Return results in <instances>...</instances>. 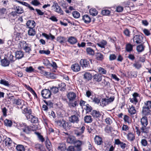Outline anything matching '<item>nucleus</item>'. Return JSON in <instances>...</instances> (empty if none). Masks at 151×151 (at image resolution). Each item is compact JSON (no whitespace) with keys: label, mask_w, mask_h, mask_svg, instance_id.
<instances>
[{"label":"nucleus","mask_w":151,"mask_h":151,"mask_svg":"<svg viewBox=\"0 0 151 151\" xmlns=\"http://www.w3.org/2000/svg\"><path fill=\"white\" fill-rule=\"evenodd\" d=\"M98 70L99 72L101 74H105L106 73V70L102 67H99L98 68Z\"/></svg>","instance_id":"obj_48"},{"label":"nucleus","mask_w":151,"mask_h":151,"mask_svg":"<svg viewBox=\"0 0 151 151\" xmlns=\"http://www.w3.org/2000/svg\"><path fill=\"white\" fill-rule=\"evenodd\" d=\"M102 76L100 74H96L93 76V81L95 83L99 82L102 80Z\"/></svg>","instance_id":"obj_13"},{"label":"nucleus","mask_w":151,"mask_h":151,"mask_svg":"<svg viewBox=\"0 0 151 151\" xmlns=\"http://www.w3.org/2000/svg\"><path fill=\"white\" fill-rule=\"evenodd\" d=\"M109 103L108 100L107 99H102L100 102V105L102 106H106Z\"/></svg>","instance_id":"obj_35"},{"label":"nucleus","mask_w":151,"mask_h":151,"mask_svg":"<svg viewBox=\"0 0 151 151\" xmlns=\"http://www.w3.org/2000/svg\"><path fill=\"white\" fill-rule=\"evenodd\" d=\"M39 52L41 54H45L48 55L50 53V52L48 50H40L39 51Z\"/></svg>","instance_id":"obj_56"},{"label":"nucleus","mask_w":151,"mask_h":151,"mask_svg":"<svg viewBox=\"0 0 151 151\" xmlns=\"http://www.w3.org/2000/svg\"><path fill=\"white\" fill-rule=\"evenodd\" d=\"M83 76L85 79L86 80L89 81L91 79L92 76L91 73L87 72L84 74Z\"/></svg>","instance_id":"obj_33"},{"label":"nucleus","mask_w":151,"mask_h":151,"mask_svg":"<svg viewBox=\"0 0 151 151\" xmlns=\"http://www.w3.org/2000/svg\"><path fill=\"white\" fill-rule=\"evenodd\" d=\"M85 122L87 123H90L92 121V119L91 116L87 115L84 118Z\"/></svg>","instance_id":"obj_36"},{"label":"nucleus","mask_w":151,"mask_h":151,"mask_svg":"<svg viewBox=\"0 0 151 151\" xmlns=\"http://www.w3.org/2000/svg\"><path fill=\"white\" fill-rule=\"evenodd\" d=\"M95 143L98 145H100L102 142V139L101 137L98 136H96L94 138Z\"/></svg>","instance_id":"obj_32"},{"label":"nucleus","mask_w":151,"mask_h":151,"mask_svg":"<svg viewBox=\"0 0 151 151\" xmlns=\"http://www.w3.org/2000/svg\"><path fill=\"white\" fill-rule=\"evenodd\" d=\"M3 142L5 143L6 146H10L11 144L12 141L11 139L9 138H6L4 140Z\"/></svg>","instance_id":"obj_45"},{"label":"nucleus","mask_w":151,"mask_h":151,"mask_svg":"<svg viewBox=\"0 0 151 151\" xmlns=\"http://www.w3.org/2000/svg\"><path fill=\"white\" fill-rule=\"evenodd\" d=\"M14 103L20 106L19 107L21 109H22L24 107H25L26 104V103L24 101L20 99H14Z\"/></svg>","instance_id":"obj_7"},{"label":"nucleus","mask_w":151,"mask_h":151,"mask_svg":"<svg viewBox=\"0 0 151 151\" xmlns=\"http://www.w3.org/2000/svg\"><path fill=\"white\" fill-rule=\"evenodd\" d=\"M71 70L74 72H78L81 69V67L78 63L73 64L71 67Z\"/></svg>","instance_id":"obj_15"},{"label":"nucleus","mask_w":151,"mask_h":151,"mask_svg":"<svg viewBox=\"0 0 151 151\" xmlns=\"http://www.w3.org/2000/svg\"><path fill=\"white\" fill-rule=\"evenodd\" d=\"M105 122L106 123L108 124H111L112 122V118L109 117L105 119Z\"/></svg>","instance_id":"obj_61"},{"label":"nucleus","mask_w":151,"mask_h":151,"mask_svg":"<svg viewBox=\"0 0 151 151\" xmlns=\"http://www.w3.org/2000/svg\"><path fill=\"white\" fill-rule=\"evenodd\" d=\"M34 70L32 67L30 66L28 67H27L25 69V71L31 73Z\"/></svg>","instance_id":"obj_64"},{"label":"nucleus","mask_w":151,"mask_h":151,"mask_svg":"<svg viewBox=\"0 0 151 151\" xmlns=\"http://www.w3.org/2000/svg\"><path fill=\"white\" fill-rule=\"evenodd\" d=\"M23 107L24 108L22 111V113L24 114H26L27 115V116H29L31 114L32 111L31 109H28L26 106L25 107Z\"/></svg>","instance_id":"obj_30"},{"label":"nucleus","mask_w":151,"mask_h":151,"mask_svg":"<svg viewBox=\"0 0 151 151\" xmlns=\"http://www.w3.org/2000/svg\"><path fill=\"white\" fill-rule=\"evenodd\" d=\"M108 78L107 77H105L104 78L101 82V85L104 87L108 86L109 85L110 83L108 81Z\"/></svg>","instance_id":"obj_26"},{"label":"nucleus","mask_w":151,"mask_h":151,"mask_svg":"<svg viewBox=\"0 0 151 151\" xmlns=\"http://www.w3.org/2000/svg\"><path fill=\"white\" fill-rule=\"evenodd\" d=\"M133 45L130 43L126 45V49L127 52H130L132 50Z\"/></svg>","instance_id":"obj_47"},{"label":"nucleus","mask_w":151,"mask_h":151,"mask_svg":"<svg viewBox=\"0 0 151 151\" xmlns=\"http://www.w3.org/2000/svg\"><path fill=\"white\" fill-rule=\"evenodd\" d=\"M115 144L116 145H119L120 147L123 149L125 148L126 144L125 143L122 142L119 139H116L115 140Z\"/></svg>","instance_id":"obj_23"},{"label":"nucleus","mask_w":151,"mask_h":151,"mask_svg":"<svg viewBox=\"0 0 151 151\" xmlns=\"http://www.w3.org/2000/svg\"><path fill=\"white\" fill-rule=\"evenodd\" d=\"M47 78H50L52 79H54L56 78V75L54 74L49 72Z\"/></svg>","instance_id":"obj_52"},{"label":"nucleus","mask_w":151,"mask_h":151,"mask_svg":"<svg viewBox=\"0 0 151 151\" xmlns=\"http://www.w3.org/2000/svg\"><path fill=\"white\" fill-rule=\"evenodd\" d=\"M45 144L47 148H50L51 146V144L49 139L47 138L45 141Z\"/></svg>","instance_id":"obj_59"},{"label":"nucleus","mask_w":151,"mask_h":151,"mask_svg":"<svg viewBox=\"0 0 151 151\" xmlns=\"http://www.w3.org/2000/svg\"><path fill=\"white\" fill-rule=\"evenodd\" d=\"M106 42L105 40H102L100 42L97 43V45L99 47L102 48H104L106 44Z\"/></svg>","instance_id":"obj_46"},{"label":"nucleus","mask_w":151,"mask_h":151,"mask_svg":"<svg viewBox=\"0 0 151 151\" xmlns=\"http://www.w3.org/2000/svg\"><path fill=\"white\" fill-rule=\"evenodd\" d=\"M85 129V127L84 126H82L80 129H78V130H76L74 131V134L76 135V136L79 137L78 138L80 139H82L83 135L82 134L84 132Z\"/></svg>","instance_id":"obj_5"},{"label":"nucleus","mask_w":151,"mask_h":151,"mask_svg":"<svg viewBox=\"0 0 151 151\" xmlns=\"http://www.w3.org/2000/svg\"><path fill=\"white\" fill-rule=\"evenodd\" d=\"M32 5L35 6H37L40 4V2L38 0H33L31 2Z\"/></svg>","instance_id":"obj_51"},{"label":"nucleus","mask_w":151,"mask_h":151,"mask_svg":"<svg viewBox=\"0 0 151 151\" xmlns=\"http://www.w3.org/2000/svg\"><path fill=\"white\" fill-rule=\"evenodd\" d=\"M27 119H29L32 123H36L38 122V119L37 118L32 115L31 114L29 115V116H27Z\"/></svg>","instance_id":"obj_17"},{"label":"nucleus","mask_w":151,"mask_h":151,"mask_svg":"<svg viewBox=\"0 0 151 151\" xmlns=\"http://www.w3.org/2000/svg\"><path fill=\"white\" fill-rule=\"evenodd\" d=\"M95 59L98 60L102 61L104 59V55L101 53L98 52L95 54Z\"/></svg>","instance_id":"obj_18"},{"label":"nucleus","mask_w":151,"mask_h":151,"mask_svg":"<svg viewBox=\"0 0 151 151\" xmlns=\"http://www.w3.org/2000/svg\"><path fill=\"white\" fill-rule=\"evenodd\" d=\"M1 65L4 66H8L10 63L9 61L5 58L1 60Z\"/></svg>","instance_id":"obj_28"},{"label":"nucleus","mask_w":151,"mask_h":151,"mask_svg":"<svg viewBox=\"0 0 151 151\" xmlns=\"http://www.w3.org/2000/svg\"><path fill=\"white\" fill-rule=\"evenodd\" d=\"M128 111L131 115L135 114L136 113V110L135 107L132 105L131 106H129V108L128 109Z\"/></svg>","instance_id":"obj_29"},{"label":"nucleus","mask_w":151,"mask_h":151,"mask_svg":"<svg viewBox=\"0 0 151 151\" xmlns=\"http://www.w3.org/2000/svg\"><path fill=\"white\" fill-rule=\"evenodd\" d=\"M18 47L20 48H23L27 52L29 53L31 51V48L30 45L27 44L26 42L22 41L20 42Z\"/></svg>","instance_id":"obj_2"},{"label":"nucleus","mask_w":151,"mask_h":151,"mask_svg":"<svg viewBox=\"0 0 151 151\" xmlns=\"http://www.w3.org/2000/svg\"><path fill=\"white\" fill-rule=\"evenodd\" d=\"M116 56L114 54H110L109 56V59L110 60H112L116 59Z\"/></svg>","instance_id":"obj_63"},{"label":"nucleus","mask_w":151,"mask_h":151,"mask_svg":"<svg viewBox=\"0 0 151 151\" xmlns=\"http://www.w3.org/2000/svg\"><path fill=\"white\" fill-rule=\"evenodd\" d=\"M133 98L130 99V101L134 104H136L138 102L137 97H139V94L137 93H134L133 94Z\"/></svg>","instance_id":"obj_14"},{"label":"nucleus","mask_w":151,"mask_h":151,"mask_svg":"<svg viewBox=\"0 0 151 151\" xmlns=\"http://www.w3.org/2000/svg\"><path fill=\"white\" fill-rule=\"evenodd\" d=\"M140 122L142 125L140 128L141 132L145 133H149L150 128L147 127L148 124L147 117H142L141 119Z\"/></svg>","instance_id":"obj_1"},{"label":"nucleus","mask_w":151,"mask_h":151,"mask_svg":"<svg viewBox=\"0 0 151 151\" xmlns=\"http://www.w3.org/2000/svg\"><path fill=\"white\" fill-rule=\"evenodd\" d=\"M17 2L19 3L22 4L27 7L31 10H34V9L32 6H31L28 3L24 1H17Z\"/></svg>","instance_id":"obj_27"},{"label":"nucleus","mask_w":151,"mask_h":151,"mask_svg":"<svg viewBox=\"0 0 151 151\" xmlns=\"http://www.w3.org/2000/svg\"><path fill=\"white\" fill-rule=\"evenodd\" d=\"M5 125L7 126L11 127L12 124V122L11 120L6 119L4 121Z\"/></svg>","instance_id":"obj_49"},{"label":"nucleus","mask_w":151,"mask_h":151,"mask_svg":"<svg viewBox=\"0 0 151 151\" xmlns=\"http://www.w3.org/2000/svg\"><path fill=\"white\" fill-rule=\"evenodd\" d=\"M68 41L70 44H74L77 42V39L74 37H70L68 38Z\"/></svg>","instance_id":"obj_25"},{"label":"nucleus","mask_w":151,"mask_h":151,"mask_svg":"<svg viewBox=\"0 0 151 151\" xmlns=\"http://www.w3.org/2000/svg\"><path fill=\"white\" fill-rule=\"evenodd\" d=\"M127 137L128 140L130 141H133L135 139V136L132 132H129L127 135Z\"/></svg>","instance_id":"obj_31"},{"label":"nucleus","mask_w":151,"mask_h":151,"mask_svg":"<svg viewBox=\"0 0 151 151\" xmlns=\"http://www.w3.org/2000/svg\"><path fill=\"white\" fill-rule=\"evenodd\" d=\"M144 106L150 109H151V101H147L146 102H145Z\"/></svg>","instance_id":"obj_53"},{"label":"nucleus","mask_w":151,"mask_h":151,"mask_svg":"<svg viewBox=\"0 0 151 151\" xmlns=\"http://www.w3.org/2000/svg\"><path fill=\"white\" fill-rule=\"evenodd\" d=\"M82 20L86 24H88L91 22V18L87 14L84 15L82 18Z\"/></svg>","instance_id":"obj_21"},{"label":"nucleus","mask_w":151,"mask_h":151,"mask_svg":"<svg viewBox=\"0 0 151 151\" xmlns=\"http://www.w3.org/2000/svg\"><path fill=\"white\" fill-rule=\"evenodd\" d=\"M58 149L61 151H64L66 149V147L64 145H61L58 147Z\"/></svg>","instance_id":"obj_62"},{"label":"nucleus","mask_w":151,"mask_h":151,"mask_svg":"<svg viewBox=\"0 0 151 151\" xmlns=\"http://www.w3.org/2000/svg\"><path fill=\"white\" fill-rule=\"evenodd\" d=\"M143 38L142 36L140 35H136L133 37V41L134 42L137 44H140L143 42Z\"/></svg>","instance_id":"obj_11"},{"label":"nucleus","mask_w":151,"mask_h":151,"mask_svg":"<svg viewBox=\"0 0 151 151\" xmlns=\"http://www.w3.org/2000/svg\"><path fill=\"white\" fill-rule=\"evenodd\" d=\"M43 68V67H39L38 68V69L40 70V72L42 74H43L45 76H46V77H47L48 74L49 73L48 72H47L45 70H42V68Z\"/></svg>","instance_id":"obj_40"},{"label":"nucleus","mask_w":151,"mask_h":151,"mask_svg":"<svg viewBox=\"0 0 151 151\" xmlns=\"http://www.w3.org/2000/svg\"><path fill=\"white\" fill-rule=\"evenodd\" d=\"M72 15L73 17L75 18H78L80 17V14L78 12L74 11L72 13Z\"/></svg>","instance_id":"obj_50"},{"label":"nucleus","mask_w":151,"mask_h":151,"mask_svg":"<svg viewBox=\"0 0 151 151\" xmlns=\"http://www.w3.org/2000/svg\"><path fill=\"white\" fill-rule=\"evenodd\" d=\"M41 95L44 98L48 99L50 97L51 93V91L49 90L45 89L42 91Z\"/></svg>","instance_id":"obj_8"},{"label":"nucleus","mask_w":151,"mask_h":151,"mask_svg":"<svg viewBox=\"0 0 151 151\" xmlns=\"http://www.w3.org/2000/svg\"><path fill=\"white\" fill-rule=\"evenodd\" d=\"M43 63L47 66H50V63L49 60L47 59H44L43 60Z\"/></svg>","instance_id":"obj_60"},{"label":"nucleus","mask_w":151,"mask_h":151,"mask_svg":"<svg viewBox=\"0 0 151 151\" xmlns=\"http://www.w3.org/2000/svg\"><path fill=\"white\" fill-rule=\"evenodd\" d=\"M33 28H29L28 31V33L29 35L31 36H34L36 34V32L35 29Z\"/></svg>","instance_id":"obj_41"},{"label":"nucleus","mask_w":151,"mask_h":151,"mask_svg":"<svg viewBox=\"0 0 151 151\" xmlns=\"http://www.w3.org/2000/svg\"><path fill=\"white\" fill-rule=\"evenodd\" d=\"M67 96L70 102L74 101L76 97V94L73 92H69Z\"/></svg>","instance_id":"obj_12"},{"label":"nucleus","mask_w":151,"mask_h":151,"mask_svg":"<svg viewBox=\"0 0 151 151\" xmlns=\"http://www.w3.org/2000/svg\"><path fill=\"white\" fill-rule=\"evenodd\" d=\"M86 51L87 54L89 55H93L95 54L93 50L91 47L87 48L86 49Z\"/></svg>","instance_id":"obj_39"},{"label":"nucleus","mask_w":151,"mask_h":151,"mask_svg":"<svg viewBox=\"0 0 151 151\" xmlns=\"http://www.w3.org/2000/svg\"><path fill=\"white\" fill-rule=\"evenodd\" d=\"M91 114L93 117L95 118H99L100 117L101 114L99 111L96 110H93L91 113Z\"/></svg>","instance_id":"obj_22"},{"label":"nucleus","mask_w":151,"mask_h":151,"mask_svg":"<svg viewBox=\"0 0 151 151\" xmlns=\"http://www.w3.org/2000/svg\"><path fill=\"white\" fill-rule=\"evenodd\" d=\"M144 48L143 45L141 44L137 46L136 49L138 52H141L144 50Z\"/></svg>","instance_id":"obj_44"},{"label":"nucleus","mask_w":151,"mask_h":151,"mask_svg":"<svg viewBox=\"0 0 151 151\" xmlns=\"http://www.w3.org/2000/svg\"><path fill=\"white\" fill-rule=\"evenodd\" d=\"M70 127V123L66 122L65 121V124H64V127L63 128L66 130H67L69 129Z\"/></svg>","instance_id":"obj_54"},{"label":"nucleus","mask_w":151,"mask_h":151,"mask_svg":"<svg viewBox=\"0 0 151 151\" xmlns=\"http://www.w3.org/2000/svg\"><path fill=\"white\" fill-rule=\"evenodd\" d=\"M142 114L145 115H148L151 114V110L150 109L144 106L142 110Z\"/></svg>","instance_id":"obj_16"},{"label":"nucleus","mask_w":151,"mask_h":151,"mask_svg":"<svg viewBox=\"0 0 151 151\" xmlns=\"http://www.w3.org/2000/svg\"><path fill=\"white\" fill-rule=\"evenodd\" d=\"M133 66L136 69H139L141 67L142 65L139 61H135L134 63L133 64Z\"/></svg>","instance_id":"obj_42"},{"label":"nucleus","mask_w":151,"mask_h":151,"mask_svg":"<svg viewBox=\"0 0 151 151\" xmlns=\"http://www.w3.org/2000/svg\"><path fill=\"white\" fill-rule=\"evenodd\" d=\"M80 64L83 68L90 67V61L86 59H81L80 61Z\"/></svg>","instance_id":"obj_9"},{"label":"nucleus","mask_w":151,"mask_h":151,"mask_svg":"<svg viewBox=\"0 0 151 151\" xmlns=\"http://www.w3.org/2000/svg\"><path fill=\"white\" fill-rule=\"evenodd\" d=\"M52 7L55 9L54 11L55 12L59 13L60 14H63V12L57 3L55 2H54Z\"/></svg>","instance_id":"obj_6"},{"label":"nucleus","mask_w":151,"mask_h":151,"mask_svg":"<svg viewBox=\"0 0 151 151\" xmlns=\"http://www.w3.org/2000/svg\"><path fill=\"white\" fill-rule=\"evenodd\" d=\"M14 9L16 10L17 14H22L24 12V10L22 7L19 6H16L14 7Z\"/></svg>","instance_id":"obj_34"},{"label":"nucleus","mask_w":151,"mask_h":151,"mask_svg":"<svg viewBox=\"0 0 151 151\" xmlns=\"http://www.w3.org/2000/svg\"><path fill=\"white\" fill-rule=\"evenodd\" d=\"M65 122V121L63 118H60V119H55V122L57 126L63 127H64Z\"/></svg>","instance_id":"obj_10"},{"label":"nucleus","mask_w":151,"mask_h":151,"mask_svg":"<svg viewBox=\"0 0 151 151\" xmlns=\"http://www.w3.org/2000/svg\"><path fill=\"white\" fill-rule=\"evenodd\" d=\"M35 148L39 151H41L42 149V146L40 144H37L35 145Z\"/></svg>","instance_id":"obj_58"},{"label":"nucleus","mask_w":151,"mask_h":151,"mask_svg":"<svg viewBox=\"0 0 151 151\" xmlns=\"http://www.w3.org/2000/svg\"><path fill=\"white\" fill-rule=\"evenodd\" d=\"M73 114L69 117V121L72 123H78L79 121V116L74 111H72Z\"/></svg>","instance_id":"obj_3"},{"label":"nucleus","mask_w":151,"mask_h":151,"mask_svg":"<svg viewBox=\"0 0 151 151\" xmlns=\"http://www.w3.org/2000/svg\"><path fill=\"white\" fill-rule=\"evenodd\" d=\"M16 149L17 151H24L25 148L22 145H18L16 147Z\"/></svg>","instance_id":"obj_43"},{"label":"nucleus","mask_w":151,"mask_h":151,"mask_svg":"<svg viewBox=\"0 0 151 151\" xmlns=\"http://www.w3.org/2000/svg\"><path fill=\"white\" fill-rule=\"evenodd\" d=\"M24 54V52L22 51H17L16 52L15 57L17 58L21 59L23 57Z\"/></svg>","instance_id":"obj_24"},{"label":"nucleus","mask_w":151,"mask_h":151,"mask_svg":"<svg viewBox=\"0 0 151 151\" xmlns=\"http://www.w3.org/2000/svg\"><path fill=\"white\" fill-rule=\"evenodd\" d=\"M82 143V142L80 140L76 141L75 142V147L76 148L77 151H81V146Z\"/></svg>","instance_id":"obj_20"},{"label":"nucleus","mask_w":151,"mask_h":151,"mask_svg":"<svg viewBox=\"0 0 151 151\" xmlns=\"http://www.w3.org/2000/svg\"><path fill=\"white\" fill-rule=\"evenodd\" d=\"M27 26L29 28H34L36 25V23L33 20H29L26 23Z\"/></svg>","instance_id":"obj_19"},{"label":"nucleus","mask_w":151,"mask_h":151,"mask_svg":"<svg viewBox=\"0 0 151 151\" xmlns=\"http://www.w3.org/2000/svg\"><path fill=\"white\" fill-rule=\"evenodd\" d=\"M65 84L64 83H61L58 85V87L53 86L52 87L50 88V89L52 92L54 93H56L58 91L59 88L60 90L64 91L65 90Z\"/></svg>","instance_id":"obj_4"},{"label":"nucleus","mask_w":151,"mask_h":151,"mask_svg":"<svg viewBox=\"0 0 151 151\" xmlns=\"http://www.w3.org/2000/svg\"><path fill=\"white\" fill-rule=\"evenodd\" d=\"M8 59L9 60V62H14V56L12 55L11 53H8Z\"/></svg>","instance_id":"obj_57"},{"label":"nucleus","mask_w":151,"mask_h":151,"mask_svg":"<svg viewBox=\"0 0 151 151\" xmlns=\"http://www.w3.org/2000/svg\"><path fill=\"white\" fill-rule=\"evenodd\" d=\"M110 11L107 9H104L102 11L101 13L104 15H107L110 14Z\"/></svg>","instance_id":"obj_55"},{"label":"nucleus","mask_w":151,"mask_h":151,"mask_svg":"<svg viewBox=\"0 0 151 151\" xmlns=\"http://www.w3.org/2000/svg\"><path fill=\"white\" fill-rule=\"evenodd\" d=\"M65 38L63 37L59 36L57 37V40L61 44L64 43L65 42Z\"/></svg>","instance_id":"obj_37"},{"label":"nucleus","mask_w":151,"mask_h":151,"mask_svg":"<svg viewBox=\"0 0 151 151\" xmlns=\"http://www.w3.org/2000/svg\"><path fill=\"white\" fill-rule=\"evenodd\" d=\"M89 12L90 15L93 16H95L98 13L96 10L94 8H91L89 10Z\"/></svg>","instance_id":"obj_38"}]
</instances>
